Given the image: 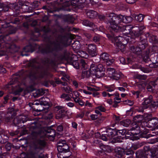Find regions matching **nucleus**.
<instances>
[{"label": "nucleus", "mask_w": 158, "mask_h": 158, "mask_svg": "<svg viewBox=\"0 0 158 158\" xmlns=\"http://www.w3.org/2000/svg\"><path fill=\"white\" fill-rule=\"evenodd\" d=\"M104 70V68L102 64H99L97 65L95 64H92L90 65L89 70H84L83 71L82 76L83 78H84L93 75L99 78L103 76L102 72Z\"/></svg>", "instance_id": "1"}, {"label": "nucleus", "mask_w": 158, "mask_h": 158, "mask_svg": "<svg viewBox=\"0 0 158 158\" xmlns=\"http://www.w3.org/2000/svg\"><path fill=\"white\" fill-rule=\"evenodd\" d=\"M138 123H133L132 124V127L131 129V130L134 131V132H131L130 131H127L125 129L122 130H119L118 132H117V133L119 132L122 135H128L127 136L128 137H133L134 139H135L134 138L136 137V135L139 134L141 132L142 129H141V127L143 128V124H144V122L140 123L139 122V120H138Z\"/></svg>", "instance_id": "2"}, {"label": "nucleus", "mask_w": 158, "mask_h": 158, "mask_svg": "<svg viewBox=\"0 0 158 158\" xmlns=\"http://www.w3.org/2000/svg\"><path fill=\"white\" fill-rule=\"evenodd\" d=\"M109 17H112L110 18L111 20L110 21V27L113 31L118 32L119 30L124 29V28L122 29L121 28L123 25L121 23L123 22V15H117L112 13L109 15Z\"/></svg>", "instance_id": "3"}, {"label": "nucleus", "mask_w": 158, "mask_h": 158, "mask_svg": "<svg viewBox=\"0 0 158 158\" xmlns=\"http://www.w3.org/2000/svg\"><path fill=\"white\" fill-rule=\"evenodd\" d=\"M45 145V141L43 140H38L36 142L30 153L32 158H46L43 154Z\"/></svg>", "instance_id": "4"}, {"label": "nucleus", "mask_w": 158, "mask_h": 158, "mask_svg": "<svg viewBox=\"0 0 158 158\" xmlns=\"http://www.w3.org/2000/svg\"><path fill=\"white\" fill-rule=\"evenodd\" d=\"M57 148L58 151L60 152H69L68 155L65 157L68 158L71 155V153L69 152V147L64 140H60L58 143Z\"/></svg>", "instance_id": "5"}, {"label": "nucleus", "mask_w": 158, "mask_h": 158, "mask_svg": "<svg viewBox=\"0 0 158 158\" xmlns=\"http://www.w3.org/2000/svg\"><path fill=\"white\" fill-rule=\"evenodd\" d=\"M61 2H63V9L64 10L70 11V10L64 8V7H68L70 5L76 6L78 2L79 3H83L85 0H60Z\"/></svg>", "instance_id": "6"}, {"label": "nucleus", "mask_w": 158, "mask_h": 158, "mask_svg": "<svg viewBox=\"0 0 158 158\" xmlns=\"http://www.w3.org/2000/svg\"><path fill=\"white\" fill-rule=\"evenodd\" d=\"M114 41L113 40L112 42L114 45L117 47V48L119 49L122 52L124 51L125 48V44L122 43L124 42L125 39L122 36H119L114 38Z\"/></svg>", "instance_id": "7"}, {"label": "nucleus", "mask_w": 158, "mask_h": 158, "mask_svg": "<svg viewBox=\"0 0 158 158\" xmlns=\"http://www.w3.org/2000/svg\"><path fill=\"white\" fill-rule=\"evenodd\" d=\"M3 40H0V42L2 43L0 44V56L6 54V52H10V49L12 48L9 44L6 43H2Z\"/></svg>", "instance_id": "8"}, {"label": "nucleus", "mask_w": 158, "mask_h": 158, "mask_svg": "<svg viewBox=\"0 0 158 158\" xmlns=\"http://www.w3.org/2000/svg\"><path fill=\"white\" fill-rule=\"evenodd\" d=\"M109 76L112 80H117L121 77L122 74L120 72H115L114 69L109 68L108 69Z\"/></svg>", "instance_id": "9"}, {"label": "nucleus", "mask_w": 158, "mask_h": 158, "mask_svg": "<svg viewBox=\"0 0 158 158\" xmlns=\"http://www.w3.org/2000/svg\"><path fill=\"white\" fill-rule=\"evenodd\" d=\"M144 152L141 150H138L136 153V156L139 158H149L150 155H148V152L150 151V148L149 146H145L144 148Z\"/></svg>", "instance_id": "10"}, {"label": "nucleus", "mask_w": 158, "mask_h": 158, "mask_svg": "<svg viewBox=\"0 0 158 158\" xmlns=\"http://www.w3.org/2000/svg\"><path fill=\"white\" fill-rule=\"evenodd\" d=\"M72 65L74 68L76 69H79L80 66L81 68L82 69H83L84 70L86 69L89 67V65L83 59L81 60L80 64H79L77 61L76 60L73 62L72 63Z\"/></svg>", "instance_id": "11"}, {"label": "nucleus", "mask_w": 158, "mask_h": 158, "mask_svg": "<svg viewBox=\"0 0 158 158\" xmlns=\"http://www.w3.org/2000/svg\"><path fill=\"white\" fill-rule=\"evenodd\" d=\"M55 110L57 111L56 114V119L61 118L64 116L65 110L61 106H56Z\"/></svg>", "instance_id": "12"}, {"label": "nucleus", "mask_w": 158, "mask_h": 158, "mask_svg": "<svg viewBox=\"0 0 158 158\" xmlns=\"http://www.w3.org/2000/svg\"><path fill=\"white\" fill-rule=\"evenodd\" d=\"M86 49L89 54L92 56L95 55L96 54V47L95 45L93 44H86L85 46Z\"/></svg>", "instance_id": "13"}, {"label": "nucleus", "mask_w": 158, "mask_h": 158, "mask_svg": "<svg viewBox=\"0 0 158 158\" xmlns=\"http://www.w3.org/2000/svg\"><path fill=\"white\" fill-rule=\"evenodd\" d=\"M121 28L122 29L124 28V29L123 30H119V31H125V34H131V31H132V32L134 33V34L135 31V27H133L131 25H127L125 26L123 25Z\"/></svg>", "instance_id": "14"}, {"label": "nucleus", "mask_w": 158, "mask_h": 158, "mask_svg": "<svg viewBox=\"0 0 158 158\" xmlns=\"http://www.w3.org/2000/svg\"><path fill=\"white\" fill-rule=\"evenodd\" d=\"M145 48V46L144 45L141 43L139 44V46L138 47L135 48L134 46L131 47V50L134 53L139 56V55L141 54L142 50L144 49Z\"/></svg>", "instance_id": "15"}, {"label": "nucleus", "mask_w": 158, "mask_h": 158, "mask_svg": "<svg viewBox=\"0 0 158 158\" xmlns=\"http://www.w3.org/2000/svg\"><path fill=\"white\" fill-rule=\"evenodd\" d=\"M105 132L106 136L110 139L117 134V132L115 130L109 128L107 129Z\"/></svg>", "instance_id": "16"}, {"label": "nucleus", "mask_w": 158, "mask_h": 158, "mask_svg": "<svg viewBox=\"0 0 158 158\" xmlns=\"http://www.w3.org/2000/svg\"><path fill=\"white\" fill-rule=\"evenodd\" d=\"M152 96H150L148 98L144 99V101L142 103L143 109H145L148 107V106L152 102Z\"/></svg>", "instance_id": "17"}, {"label": "nucleus", "mask_w": 158, "mask_h": 158, "mask_svg": "<svg viewBox=\"0 0 158 158\" xmlns=\"http://www.w3.org/2000/svg\"><path fill=\"white\" fill-rule=\"evenodd\" d=\"M116 156L117 157L120 158L124 154V150L120 147H116L115 149Z\"/></svg>", "instance_id": "18"}, {"label": "nucleus", "mask_w": 158, "mask_h": 158, "mask_svg": "<svg viewBox=\"0 0 158 158\" xmlns=\"http://www.w3.org/2000/svg\"><path fill=\"white\" fill-rule=\"evenodd\" d=\"M57 83L63 85L64 86V87L62 88L66 92L70 93V92L73 91V89L71 88L69 86H66L67 83L65 82H63L61 81H57Z\"/></svg>", "instance_id": "19"}, {"label": "nucleus", "mask_w": 158, "mask_h": 158, "mask_svg": "<svg viewBox=\"0 0 158 158\" xmlns=\"http://www.w3.org/2000/svg\"><path fill=\"white\" fill-rule=\"evenodd\" d=\"M82 24L85 26H89L93 28V30H95L97 28V27L94 23L90 22L88 20H85L83 21Z\"/></svg>", "instance_id": "20"}, {"label": "nucleus", "mask_w": 158, "mask_h": 158, "mask_svg": "<svg viewBox=\"0 0 158 158\" xmlns=\"http://www.w3.org/2000/svg\"><path fill=\"white\" fill-rule=\"evenodd\" d=\"M45 130L47 133L51 134L49 136L54 138L56 135V132L54 130L52 129L50 127H48L45 128Z\"/></svg>", "instance_id": "21"}, {"label": "nucleus", "mask_w": 158, "mask_h": 158, "mask_svg": "<svg viewBox=\"0 0 158 158\" xmlns=\"http://www.w3.org/2000/svg\"><path fill=\"white\" fill-rule=\"evenodd\" d=\"M52 45L53 47V50L56 51L60 50L62 46V44L57 41L53 43Z\"/></svg>", "instance_id": "22"}, {"label": "nucleus", "mask_w": 158, "mask_h": 158, "mask_svg": "<svg viewBox=\"0 0 158 158\" xmlns=\"http://www.w3.org/2000/svg\"><path fill=\"white\" fill-rule=\"evenodd\" d=\"M86 13L87 16L91 18L95 17L97 15L96 12L91 10H87Z\"/></svg>", "instance_id": "23"}, {"label": "nucleus", "mask_w": 158, "mask_h": 158, "mask_svg": "<svg viewBox=\"0 0 158 158\" xmlns=\"http://www.w3.org/2000/svg\"><path fill=\"white\" fill-rule=\"evenodd\" d=\"M144 28V27L143 26H141L140 27H135V31L134 35L136 36H139L141 33V31Z\"/></svg>", "instance_id": "24"}, {"label": "nucleus", "mask_w": 158, "mask_h": 158, "mask_svg": "<svg viewBox=\"0 0 158 158\" xmlns=\"http://www.w3.org/2000/svg\"><path fill=\"white\" fill-rule=\"evenodd\" d=\"M49 100V99L47 97H42L40 99V106H46L47 105Z\"/></svg>", "instance_id": "25"}, {"label": "nucleus", "mask_w": 158, "mask_h": 158, "mask_svg": "<svg viewBox=\"0 0 158 158\" xmlns=\"http://www.w3.org/2000/svg\"><path fill=\"white\" fill-rule=\"evenodd\" d=\"M100 148L101 149L105 152H109L112 150L111 147L108 145H106L102 144L100 145Z\"/></svg>", "instance_id": "26"}, {"label": "nucleus", "mask_w": 158, "mask_h": 158, "mask_svg": "<svg viewBox=\"0 0 158 158\" xmlns=\"http://www.w3.org/2000/svg\"><path fill=\"white\" fill-rule=\"evenodd\" d=\"M156 81L155 82H152L150 83V85L148 86L147 89L150 92L153 91L156 85H158V83L157 84L156 83Z\"/></svg>", "instance_id": "27"}, {"label": "nucleus", "mask_w": 158, "mask_h": 158, "mask_svg": "<svg viewBox=\"0 0 158 158\" xmlns=\"http://www.w3.org/2000/svg\"><path fill=\"white\" fill-rule=\"evenodd\" d=\"M132 16V18H134L135 20L139 22L142 21L144 18L142 14H139L138 15L133 14Z\"/></svg>", "instance_id": "28"}, {"label": "nucleus", "mask_w": 158, "mask_h": 158, "mask_svg": "<svg viewBox=\"0 0 158 158\" xmlns=\"http://www.w3.org/2000/svg\"><path fill=\"white\" fill-rule=\"evenodd\" d=\"M70 96L72 98L74 101L76 98H79L80 95L79 93L76 91H74L70 94Z\"/></svg>", "instance_id": "29"}, {"label": "nucleus", "mask_w": 158, "mask_h": 158, "mask_svg": "<svg viewBox=\"0 0 158 158\" xmlns=\"http://www.w3.org/2000/svg\"><path fill=\"white\" fill-rule=\"evenodd\" d=\"M149 123L151 124L152 127L155 126L158 123V118H153L149 120Z\"/></svg>", "instance_id": "30"}, {"label": "nucleus", "mask_w": 158, "mask_h": 158, "mask_svg": "<svg viewBox=\"0 0 158 158\" xmlns=\"http://www.w3.org/2000/svg\"><path fill=\"white\" fill-rule=\"evenodd\" d=\"M123 17L122 19L123 23H128L131 22L132 20V17L130 16L123 15Z\"/></svg>", "instance_id": "31"}, {"label": "nucleus", "mask_w": 158, "mask_h": 158, "mask_svg": "<svg viewBox=\"0 0 158 158\" xmlns=\"http://www.w3.org/2000/svg\"><path fill=\"white\" fill-rule=\"evenodd\" d=\"M74 42L72 44V47L74 49L76 50H78L80 47V43L78 40L75 41H73Z\"/></svg>", "instance_id": "32"}, {"label": "nucleus", "mask_w": 158, "mask_h": 158, "mask_svg": "<svg viewBox=\"0 0 158 158\" xmlns=\"http://www.w3.org/2000/svg\"><path fill=\"white\" fill-rule=\"evenodd\" d=\"M100 58L101 59L106 61L109 59V55L106 53H104L101 55Z\"/></svg>", "instance_id": "33"}, {"label": "nucleus", "mask_w": 158, "mask_h": 158, "mask_svg": "<svg viewBox=\"0 0 158 158\" xmlns=\"http://www.w3.org/2000/svg\"><path fill=\"white\" fill-rule=\"evenodd\" d=\"M78 54L81 57L86 58L88 57V55L87 53L83 51H80L78 52Z\"/></svg>", "instance_id": "34"}, {"label": "nucleus", "mask_w": 158, "mask_h": 158, "mask_svg": "<svg viewBox=\"0 0 158 158\" xmlns=\"http://www.w3.org/2000/svg\"><path fill=\"white\" fill-rule=\"evenodd\" d=\"M106 91L108 92H111L114 90L115 87L114 85H107L106 87Z\"/></svg>", "instance_id": "35"}, {"label": "nucleus", "mask_w": 158, "mask_h": 158, "mask_svg": "<svg viewBox=\"0 0 158 158\" xmlns=\"http://www.w3.org/2000/svg\"><path fill=\"white\" fill-rule=\"evenodd\" d=\"M149 51H147L145 55L143 56H142V58L146 62H147L150 60L149 56Z\"/></svg>", "instance_id": "36"}, {"label": "nucleus", "mask_w": 158, "mask_h": 158, "mask_svg": "<svg viewBox=\"0 0 158 158\" xmlns=\"http://www.w3.org/2000/svg\"><path fill=\"white\" fill-rule=\"evenodd\" d=\"M113 94L114 95H112V96H115V97L114 98V99L115 103H119L120 102V98H119V94L118 93H116L115 94Z\"/></svg>", "instance_id": "37"}, {"label": "nucleus", "mask_w": 158, "mask_h": 158, "mask_svg": "<svg viewBox=\"0 0 158 158\" xmlns=\"http://www.w3.org/2000/svg\"><path fill=\"white\" fill-rule=\"evenodd\" d=\"M124 154H125L127 156H133L134 154V152L131 149H128V150L125 151Z\"/></svg>", "instance_id": "38"}, {"label": "nucleus", "mask_w": 158, "mask_h": 158, "mask_svg": "<svg viewBox=\"0 0 158 158\" xmlns=\"http://www.w3.org/2000/svg\"><path fill=\"white\" fill-rule=\"evenodd\" d=\"M74 102L77 103H78L81 106H82L84 105V102L81 99L79 98H76Z\"/></svg>", "instance_id": "39"}, {"label": "nucleus", "mask_w": 158, "mask_h": 158, "mask_svg": "<svg viewBox=\"0 0 158 158\" xmlns=\"http://www.w3.org/2000/svg\"><path fill=\"white\" fill-rule=\"evenodd\" d=\"M130 123V121L128 120L122 121L121 122V125L125 127H127Z\"/></svg>", "instance_id": "40"}, {"label": "nucleus", "mask_w": 158, "mask_h": 158, "mask_svg": "<svg viewBox=\"0 0 158 158\" xmlns=\"http://www.w3.org/2000/svg\"><path fill=\"white\" fill-rule=\"evenodd\" d=\"M61 98L64 99L66 101H69L70 99V98L68 94H63L61 96Z\"/></svg>", "instance_id": "41"}, {"label": "nucleus", "mask_w": 158, "mask_h": 158, "mask_svg": "<svg viewBox=\"0 0 158 158\" xmlns=\"http://www.w3.org/2000/svg\"><path fill=\"white\" fill-rule=\"evenodd\" d=\"M87 89L88 90L92 91H98L99 90V88L98 87L93 88L90 87H87Z\"/></svg>", "instance_id": "42"}, {"label": "nucleus", "mask_w": 158, "mask_h": 158, "mask_svg": "<svg viewBox=\"0 0 158 158\" xmlns=\"http://www.w3.org/2000/svg\"><path fill=\"white\" fill-rule=\"evenodd\" d=\"M101 138L103 140L105 141H106L108 139H110L109 138L106 136V133L102 134Z\"/></svg>", "instance_id": "43"}, {"label": "nucleus", "mask_w": 158, "mask_h": 158, "mask_svg": "<svg viewBox=\"0 0 158 158\" xmlns=\"http://www.w3.org/2000/svg\"><path fill=\"white\" fill-rule=\"evenodd\" d=\"M96 109H98L101 112H104L106 111L105 107L102 106H97L96 107Z\"/></svg>", "instance_id": "44"}, {"label": "nucleus", "mask_w": 158, "mask_h": 158, "mask_svg": "<svg viewBox=\"0 0 158 158\" xmlns=\"http://www.w3.org/2000/svg\"><path fill=\"white\" fill-rule=\"evenodd\" d=\"M158 141V139L157 138L154 139H150L148 143L150 144H153Z\"/></svg>", "instance_id": "45"}, {"label": "nucleus", "mask_w": 158, "mask_h": 158, "mask_svg": "<svg viewBox=\"0 0 158 158\" xmlns=\"http://www.w3.org/2000/svg\"><path fill=\"white\" fill-rule=\"evenodd\" d=\"M101 39L100 36L98 35H97L95 36L93 38L94 41L95 42L99 41Z\"/></svg>", "instance_id": "46"}, {"label": "nucleus", "mask_w": 158, "mask_h": 158, "mask_svg": "<svg viewBox=\"0 0 158 158\" xmlns=\"http://www.w3.org/2000/svg\"><path fill=\"white\" fill-rule=\"evenodd\" d=\"M31 48V46H26L24 48L25 51L26 52H32L33 51V50H31L29 49L30 48Z\"/></svg>", "instance_id": "47"}, {"label": "nucleus", "mask_w": 158, "mask_h": 158, "mask_svg": "<svg viewBox=\"0 0 158 158\" xmlns=\"http://www.w3.org/2000/svg\"><path fill=\"white\" fill-rule=\"evenodd\" d=\"M151 105L154 108H156L158 106V101H156L152 102Z\"/></svg>", "instance_id": "48"}, {"label": "nucleus", "mask_w": 158, "mask_h": 158, "mask_svg": "<svg viewBox=\"0 0 158 158\" xmlns=\"http://www.w3.org/2000/svg\"><path fill=\"white\" fill-rule=\"evenodd\" d=\"M126 104L130 106H132L134 104V102L133 101H131L129 100H127L125 101Z\"/></svg>", "instance_id": "49"}, {"label": "nucleus", "mask_w": 158, "mask_h": 158, "mask_svg": "<svg viewBox=\"0 0 158 158\" xmlns=\"http://www.w3.org/2000/svg\"><path fill=\"white\" fill-rule=\"evenodd\" d=\"M114 61L113 59H110V58H109V59L106 61V64L107 65H110L114 62Z\"/></svg>", "instance_id": "50"}, {"label": "nucleus", "mask_w": 158, "mask_h": 158, "mask_svg": "<svg viewBox=\"0 0 158 158\" xmlns=\"http://www.w3.org/2000/svg\"><path fill=\"white\" fill-rule=\"evenodd\" d=\"M102 95L103 96L106 97L108 96V97H110L112 96V95H114V94H110L109 93H107L105 91L103 92L102 93Z\"/></svg>", "instance_id": "51"}, {"label": "nucleus", "mask_w": 158, "mask_h": 158, "mask_svg": "<svg viewBox=\"0 0 158 158\" xmlns=\"http://www.w3.org/2000/svg\"><path fill=\"white\" fill-rule=\"evenodd\" d=\"M132 94L136 96V98H138L140 92L139 91H132Z\"/></svg>", "instance_id": "52"}, {"label": "nucleus", "mask_w": 158, "mask_h": 158, "mask_svg": "<svg viewBox=\"0 0 158 158\" xmlns=\"http://www.w3.org/2000/svg\"><path fill=\"white\" fill-rule=\"evenodd\" d=\"M23 90V89L22 88H21L19 86L18 87V88H17V89H16V92L15 94H19V93H20Z\"/></svg>", "instance_id": "53"}, {"label": "nucleus", "mask_w": 158, "mask_h": 158, "mask_svg": "<svg viewBox=\"0 0 158 158\" xmlns=\"http://www.w3.org/2000/svg\"><path fill=\"white\" fill-rule=\"evenodd\" d=\"M11 145L10 143H7L6 145V149L9 151L10 150V149L11 148Z\"/></svg>", "instance_id": "54"}, {"label": "nucleus", "mask_w": 158, "mask_h": 158, "mask_svg": "<svg viewBox=\"0 0 158 158\" xmlns=\"http://www.w3.org/2000/svg\"><path fill=\"white\" fill-rule=\"evenodd\" d=\"M120 61V63L122 64H126L125 60L124 58L123 57H120L119 58Z\"/></svg>", "instance_id": "55"}, {"label": "nucleus", "mask_w": 158, "mask_h": 158, "mask_svg": "<svg viewBox=\"0 0 158 158\" xmlns=\"http://www.w3.org/2000/svg\"><path fill=\"white\" fill-rule=\"evenodd\" d=\"M91 119L94 120L98 118V116L97 115L92 114L90 115Z\"/></svg>", "instance_id": "56"}, {"label": "nucleus", "mask_w": 158, "mask_h": 158, "mask_svg": "<svg viewBox=\"0 0 158 158\" xmlns=\"http://www.w3.org/2000/svg\"><path fill=\"white\" fill-rule=\"evenodd\" d=\"M67 105L69 107H73L74 106V103L71 102H69L67 103Z\"/></svg>", "instance_id": "57"}, {"label": "nucleus", "mask_w": 158, "mask_h": 158, "mask_svg": "<svg viewBox=\"0 0 158 158\" xmlns=\"http://www.w3.org/2000/svg\"><path fill=\"white\" fill-rule=\"evenodd\" d=\"M57 130L59 132H61L63 130V127L61 125H59L57 127Z\"/></svg>", "instance_id": "58"}, {"label": "nucleus", "mask_w": 158, "mask_h": 158, "mask_svg": "<svg viewBox=\"0 0 158 158\" xmlns=\"http://www.w3.org/2000/svg\"><path fill=\"white\" fill-rule=\"evenodd\" d=\"M126 2L129 4H133L136 2V0H126Z\"/></svg>", "instance_id": "59"}, {"label": "nucleus", "mask_w": 158, "mask_h": 158, "mask_svg": "<svg viewBox=\"0 0 158 158\" xmlns=\"http://www.w3.org/2000/svg\"><path fill=\"white\" fill-rule=\"evenodd\" d=\"M72 127L74 128H77V124L75 122H72Z\"/></svg>", "instance_id": "60"}, {"label": "nucleus", "mask_w": 158, "mask_h": 158, "mask_svg": "<svg viewBox=\"0 0 158 158\" xmlns=\"http://www.w3.org/2000/svg\"><path fill=\"white\" fill-rule=\"evenodd\" d=\"M137 78L139 79H144L145 77L144 75H138Z\"/></svg>", "instance_id": "61"}, {"label": "nucleus", "mask_w": 158, "mask_h": 158, "mask_svg": "<svg viewBox=\"0 0 158 158\" xmlns=\"http://www.w3.org/2000/svg\"><path fill=\"white\" fill-rule=\"evenodd\" d=\"M84 116V114L83 113H81L78 114L77 115V117L80 118H82Z\"/></svg>", "instance_id": "62"}, {"label": "nucleus", "mask_w": 158, "mask_h": 158, "mask_svg": "<svg viewBox=\"0 0 158 158\" xmlns=\"http://www.w3.org/2000/svg\"><path fill=\"white\" fill-rule=\"evenodd\" d=\"M83 92L86 94L90 95L91 94V93L90 92L87 91L85 90H83Z\"/></svg>", "instance_id": "63"}, {"label": "nucleus", "mask_w": 158, "mask_h": 158, "mask_svg": "<svg viewBox=\"0 0 158 158\" xmlns=\"http://www.w3.org/2000/svg\"><path fill=\"white\" fill-rule=\"evenodd\" d=\"M152 149H153L155 151H157L158 150V145H154V146L153 147Z\"/></svg>", "instance_id": "64"}]
</instances>
